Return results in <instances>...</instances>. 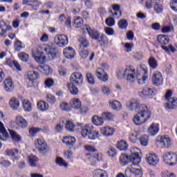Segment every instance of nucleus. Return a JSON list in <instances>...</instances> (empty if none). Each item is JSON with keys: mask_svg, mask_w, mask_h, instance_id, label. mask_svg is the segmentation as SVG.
Instances as JSON below:
<instances>
[{"mask_svg": "<svg viewBox=\"0 0 177 177\" xmlns=\"http://www.w3.org/2000/svg\"><path fill=\"white\" fill-rule=\"evenodd\" d=\"M127 106L130 110H134L137 113L133 118L136 125H142V124H145V122H147L148 120H150L151 112L149 111L146 105L140 104L138 101H130L127 102Z\"/></svg>", "mask_w": 177, "mask_h": 177, "instance_id": "1", "label": "nucleus"}, {"mask_svg": "<svg viewBox=\"0 0 177 177\" xmlns=\"http://www.w3.org/2000/svg\"><path fill=\"white\" fill-rule=\"evenodd\" d=\"M39 48L42 51L37 50V53L34 54L35 59L37 63L44 64V63L46 62V56H45V53L46 55H50L52 57H56L55 48H52L50 46L46 44L42 45Z\"/></svg>", "mask_w": 177, "mask_h": 177, "instance_id": "2", "label": "nucleus"}, {"mask_svg": "<svg viewBox=\"0 0 177 177\" xmlns=\"http://www.w3.org/2000/svg\"><path fill=\"white\" fill-rule=\"evenodd\" d=\"M82 84H84V76L82 73L80 72L72 73L70 77V83L67 84L68 91L71 95L75 96V95H78V88L77 86H81Z\"/></svg>", "mask_w": 177, "mask_h": 177, "instance_id": "3", "label": "nucleus"}, {"mask_svg": "<svg viewBox=\"0 0 177 177\" xmlns=\"http://www.w3.org/2000/svg\"><path fill=\"white\" fill-rule=\"evenodd\" d=\"M120 164L121 165H127L129 162H132L133 165H138L140 161V156L137 152H133L131 155L122 154L119 158Z\"/></svg>", "mask_w": 177, "mask_h": 177, "instance_id": "4", "label": "nucleus"}, {"mask_svg": "<svg viewBox=\"0 0 177 177\" xmlns=\"http://www.w3.org/2000/svg\"><path fill=\"white\" fill-rule=\"evenodd\" d=\"M136 73L135 72V69H132L131 68H127L125 70L121 69L118 72V78L120 80H122V78H126L127 81L129 82H135V75Z\"/></svg>", "mask_w": 177, "mask_h": 177, "instance_id": "5", "label": "nucleus"}, {"mask_svg": "<svg viewBox=\"0 0 177 177\" xmlns=\"http://www.w3.org/2000/svg\"><path fill=\"white\" fill-rule=\"evenodd\" d=\"M147 66L146 65L140 64L137 66V80L138 84H144L147 80Z\"/></svg>", "mask_w": 177, "mask_h": 177, "instance_id": "6", "label": "nucleus"}, {"mask_svg": "<svg viewBox=\"0 0 177 177\" xmlns=\"http://www.w3.org/2000/svg\"><path fill=\"white\" fill-rule=\"evenodd\" d=\"M35 146L41 154H46L49 151V147H48V144L43 138H39L35 140Z\"/></svg>", "mask_w": 177, "mask_h": 177, "instance_id": "7", "label": "nucleus"}, {"mask_svg": "<svg viewBox=\"0 0 177 177\" xmlns=\"http://www.w3.org/2000/svg\"><path fill=\"white\" fill-rule=\"evenodd\" d=\"M162 157L164 162L170 166L175 165L177 162V155L174 152H166Z\"/></svg>", "mask_w": 177, "mask_h": 177, "instance_id": "8", "label": "nucleus"}, {"mask_svg": "<svg viewBox=\"0 0 177 177\" xmlns=\"http://www.w3.org/2000/svg\"><path fill=\"white\" fill-rule=\"evenodd\" d=\"M54 42L57 46L64 48L68 44V37L66 35H58L55 37Z\"/></svg>", "mask_w": 177, "mask_h": 177, "instance_id": "9", "label": "nucleus"}, {"mask_svg": "<svg viewBox=\"0 0 177 177\" xmlns=\"http://www.w3.org/2000/svg\"><path fill=\"white\" fill-rule=\"evenodd\" d=\"M143 172L140 169L133 167H127L124 171V176L126 177H142Z\"/></svg>", "mask_w": 177, "mask_h": 177, "instance_id": "10", "label": "nucleus"}, {"mask_svg": "<svg viewBox=\"0 0 177 177\" xmlns=\"http://www.w3.org/2000/svg\"><path fill=\"white\" fill-rule=\"evenodd\" d=\"M145 160L152 167H156L160 162L158 156L154 153H149L147 154Z\"/></svg>", "mask_w": 177, "mask_h": 177, "instance_id": "11", "label": "nucleus"}, {"mask_svg": "<svg viewBox=\"0 0 177 177\" xmlns=\"http://www.w3.org/2000/svg\"><path fill=\"white\" fill-rule=\"evenodd\" d=\"M151 81L152 84L155 86H160V85H162V81H164V80L162 79V74H161V72H154L152 75Z\"/></svg>", "mask_w": 177, "mask_h": 177, "instance_id": "12", "label": "nucleus"}, {"mask_svg": "<svg viewBox=\"0 0 177 177\" xmlns=\"http://www.w3.org/2000/svg\"><path fill=\"white\" fill-rule=\"evenodd\" d=\"M84 30L87 31L89 37L92 38V39H99L100 37V32L96 29L91 28L89 26L86 25L84 26Z\"/></svg>", "mask_w": 177, "mask_h": 177, "instance_id": "13", "label": "nucleus"}, {"mask_svg": "<svg viewBox=\"0 0 177 177\" xmlns=\"http://www.w3.org/2000/svg\"><path fill=\"white\" fill-rule=\"evenodd\" d=\"M95 74L97 78L101 81H103L104 82L109 81V75L104 71V69L100 68H97L95 71Z\"/></svg>", "mask_w": 177, "mask_h": 177, "instance_id": "14", "label": "nucleus"}, {"mask_svg": "<svg viewBox=\"0 0 177 177\" xmlns=\"http://www.w3.org/2000/svg\"><path fill=\"white\" fill-rule=\"evenodd\" d=\"M77 127H80L82 129V136L83 138H86V136H89L90 132H92L93 129V126L91 124L86 125L84 128H82L83 125L81 123L77 124Z\"/></svg>", "mask_w": 177, "mask_h": 177, "instance_id": "15", "label": "nucleus"}, {"mask_svg": "<svg viewBox=\"0 0 177 177\" xmlns=\"http://www.w3.org/2000/svg\"><path fill=\"white\" fill-rule=\"evenodd\" d=\"M158 142H160L162 147H166L167 149H169V147H171V145H172L171 138H169V137L167 136H160Z\"/></svg>", "mask_w": 177, "mask_h": 177, "instance_id": "16", "label": "nucleus"}, {"mask_svg": "<svg viewBox=\"0 0 177 177\" xmlns=\"http://www.w3.org/2000/svg\"><path fill=\"white\" fill-rule=\"evenodd\" d=\"M4 89L6 92H12L15 89V85L13 84V80L11 77H8L3 82Z\"/></svg>", "mask_w": 177, "mask_h": 177, "instance_id": "17", "label": "nucleus"}, {"mask_svg": "<svg viewBox=\"0 0 177 177\" xmlns=\"http://www.w3.org/2000/svg\"><path fill=\"white\" fill-rule=\"evenodd\" d=\"M64 55L66 59H74L75 56V50L73 47H66L64 49Z\"/></svg>", "mask_w": 177, "mask_h": 177, "instance_id": "18", "label": "nucleus"}, {"mask_svg": "<svg viewBox=\"0 0 177 177\" xmlns=\"http://www.w3.org/2000/svg\"><path fill=\"white\" fill-rule=\"evenodd\" d=\"M8 136L9 134L5 128V125H3V123L0 122V140L5 142V140L8 139Z\"/></svg>", "mask_w": 177, "mask_h": 177, "instance_id": "19", "label": "nucleus"}, {"mask_svg": "<svg viewBox=\"0 0 177 177\" xmlns=\"http://www.w3.org/2000/svg\"><path fill=\"white\" fill-rule=\"evenodd\" d=\"M100 133L104 136H113L114 135V128L109 126L101 128Z\"/></svg>", "mask_w": 177, "mask_h": 177, "instance_id": "20", "label": "nucleus"}, {"mask_svg": "<svg viewBox=\"0 0 177 177\" xmlns=\"http://www.w3.org/2000/svg\"><path fill=\"white\" fill-rule=\"evenodd\" d=\"M15 124H17L18 127H21V128H27V125H28L27 120L22 116L16 117Z\"/></svg>", "mask_w": 177, "mask_h": 177, "instance_id": "21", "label": "nucleus"}, {"mask_svg": "<svg viewBox=\"0 0 177 177\" xmlns=\"http://www.w3.org/2000/svg\"><path fill=\"white\" fill-rule=\"evenodd\" d=\"M39 77V74L38 73V72L31 71L28 73L26 79L30 82H31V84H33L34 81H35V80H37Z\"/></svg>", "mask_w": 177, "mask_h": 177, "instance_id": "22", "label": "nucleus"}, {"mask_svg": "<svg viewBox=\"0 0 177 177\" xmlns=\"http://www.w3.org/2000/svg\"><path fill=\"white\" fill-rule=\"evenodd\" d=\"M38 70L44 75H50L52 74V68L48 65H41L38 67Z\"/></svg>", "mask_w": 177, "mask_h": 177, "instance_id": "23", "label": "nucleus"}, {"mask_svg": "<svg viewBox=\"0 0 177 177\" xmlns=\"http://www.w3.org/2000/svg\"><path fill=\"white\" fill-rule=\"evenodd\" d=\"M62 142L66 145V146H74L77 142V140H75V138L68 136L64 137Z\"/></svg>", "mask_w": 177, "mask_h": 177, "instance_id": "24", "label": "nucleus"}, {"mask_svg": "<svg viewBox=\"0 0 177 177\" xmlns=\"http://www.w3.org/2000/svg\"><path fill=\"white\" fill-rule=\"evenodd\" d=\"M158 131H160V129L158 128V124L156 123H152L148 129V132L149 135H151V136H154L155 135H157V133H158Z\"/></svg>", "mask_w": 177, "mask_h": 177, "instance_id": "25", "label": "nucleus"}, {"mask_svg": "<svg viewBox=\"0 0 177 177\" xmlns=\"http://www.w3.org/2000/svg\"><path fill=\"white\" fill-rule=\"evenodd\" d=\"M103 117L99 116V115H94L91 121L93 122V124H94V125H97V127H102V125H103V124L104 123V121L103 120Z\"/></svg>", "mask_w": 177, "mask_h": 177, "instance_id": "26", "label": "nucleus"}, {"mask_svg": "<svg viewBox=\"0 0 177 177\" xmlns=\"http://www.w3.org/2000/svg\"><path fill=\"white\" fill-rule=\"evenodd\" d=\"M158 42L162 46L168 45L169 44V37L165 35H159L158 36Z\"/></svg>", "mask_w": 177, "mask_h": 177, "instance_id": "27", "label": "nucleus"}, {"mask_svg": "<svg viewBox=\"0 0 177 177\" xmlns=\"http://www.w3.org/2000/svg\"><path fill=\"white\" fill-rule=\"evenodd\" d=\"M10 106L12 110H17L20 106V102L17 98L13 97L10 100Z\"/></svg>", "mask_w": 177, "mask_h": 177, "instance_id": "28", "label": "nucleus"}, {"mask_svg": "<svg viewBox=\"0 0 177 177\" xmlns=\"http://www.w3.org/2000/svg\"><path fill=\"white\" fill-rule=\"evenodd\" d=\"M6 154L9 157H15V160H16L17 161L19 160V157L16 156L19 154V149H7L6 151Z\"/></svg>", "mask_w": 177, "mask_h": 177, "instance_id": "29", "label": "nucleus"}, {"mask_svg": "<svg viewBox=\"0 0 177 177\" xmlns=\"http://www.w3.org/2000/svg\"><path fill=\"white\" fill-rule=\"evenodd\" d=\"M116 147L118 150L125 151V150H128V143L124 140H120L117 142Z\"/></svg>", "mask_w": 177, "mask_h": 177, "instance_id": "30", "label": "nucleus"}, {"mask_svg": "<svg viewBox=\"0 0 177 177\" xmlns=\"http://www.w3.org/2000/svg\"><path fill=\"white\" fill-rule=\"evenodd\" d=\"M28 162L30 167H32V168H35V167H37V162L39 160L38 157L34 156V155H30L28 158Z\"/></svg>", "mask_w": 177, "mask_h": 177, "instance_id": "31", "label": "nucleus"}, {"mask_svg": "<svg viewBox=\"0 0 177 177\" xmlns=\"http://www.w3.org/2000/svg\"><path fill=\"white\" fill-rule=\"evenodd\" d=\"M156 93L157 90L150 88H145L142 91V94L144 96H154Z\"/></svg>", "mask_w": 177, "mask_h": 177, "instance_id": "32", "label": "nucleus"}, {"mask_svg": "<svg viewBox=\"0 0 177 177\" xmlns=\"http://www.w3.org/2000/svg\"><path fill=\"white\" fill-rule=\"evenodd\" d=\"M0 28L2 31V32L0 33L1 37H3L5 34H6L7 31L9 30H12V26H7L5 21H1L0 22Z\"/></svg>", "mask_w": 177, "mask_h": 177, "instance_id": "33", "label": "nucleus"}, {"mask_svg": "<svg viewBox=\"0 0 177 177\" xmlns=\"http://www.w3.org/2000/svg\"><path fill=\"white\" fill-rule=\"evenodd\" d=\"M166 104V107L169 109H175L177 106V98H169Z\"/></svg>", "mask_w": 177, "mask_h": 177, "instance_id": "34", "label": "nucleus"}, {"mask_svg": "<svg viewBox=\"0 0 177 177\" xmlns=\"http://www.w3.org/2000/svg\"><path fill=\"white\" fill-rule=\"evenodd\" d=\"M37 107L41 111H46L49 109V104L45 101H39L37 103Z\"/></svg>", "mask_w": 177, "mask_h": 177, "instance_id": "35", "label": "nucleus"}, {"mask_svg": "<svg viewBox=\"0 0 177 177\" xmlns=\"http://www.w3.org/2000/svg\"><path fill=\"white\" fill-rule=\"evenodd\" d=\"M65 122V128L69 132H74V129H75V125L73 122L70 120H64Z\"/></svg>", "mask_w": 177, "mask_h": 177, "instance_id": "36", "label": "nucleus"}, {"mask_svg": "<svg viewBox=\"0 0 177 177\" xmlns=\"http://www.w3.org/2000/svg\"><path fill=\"white\" fill-rule=\"evenodd\" d=\"M109 106L110 107H111V109H113V110L118 111V110H121V108H122L121 102L117 100L110 102Z\"/></svg>", "mask_w": 177, "mask_h": 177, "instance_id": "37", "label": "nucleus"}, {"mask_svg": "<svg viewBox=\"0 0 177 177\" xmlns=\"http://www.w3.org/2000/svg\"><path fill=\"white\" fill-rule=\"evenodd\" d=\"M26 48V45L24 43L21 42V41L17 39L15 42V50L17 52H20L21 49H24Z\"/></svg>", "mask_w": 177, "mask_h": 177, "instance_id": "38", "label": "nucleus"}, {"mask_svg": "<svg viewBox=\"0 0 177 177\" xmlns=\"http://www.w3.org/2000/svg\"><path fill=\"white\" fill-rule=\"evenodd\" d=\"M79 42H80V49H83V48H88L89 47V41L86 39L85 37H81L79 39Z\"/></svg>", "mask_w": 177, "mask_h": 177, "instance_id": "39", "label": "nucleus"}, {"mask_svg": "<svg viewBox=\"0 0 177 177\" xmlns=\"http://www.w3.org/2000/svg\"><path fill=\"white\" fill-rule=\"evenodd\" d=\"M10 135L15 142H20L21 140V137L20 135L17 134V133L13 130H9Z\"/></svg>", "mask_w": 177, "mask_h": 177, "instance_id": "40", "label": "nucleus"}, {"mask_svg": "<svg viewBox=\"0 0 177 177\" xmlns=\"http://www.w3.org/2000/svg\"><path fill=\"white\" fill-rule=\"evenodd\" d=\"M71 107L75 110L81 109V101L78 98H73L72 100Z\"/></svg>", "mask_w": 177, "mask_h": 177, "instance_id": "41", "label": "nucleus"}, {"mask_svg": "<svg viewBox=\"0 0 177 177\" xmlns=\"http://www.w3.org/2000/svg\"><path fill=\"white\" fill-rule=\"evenodd\" d=\"M101 115L103 120H107V121H111L114 119V114L111 112H103Z\"/></svg>", "mask_w": 177, "mask_h": 177, "instance_id": "42", "label": "nucleus"}, {"mask_svg": "<svg viewBox=\"0 0 177 177\" xmlns=\"http://www.w3.org/2000/svg\"><path fill=\"white\" fill-rule=\"evenodd\" d=\"M141 146L146 147L149 145V137L147 135L142 136L139 139Z\"/></svg>", "mask_w": 177, "mask_h": 177, "instance_id": "43", "label": "nucleus"}, {"mask_svg": "<svg viewBox=\"0 0 177 177\" xmlns=\"http://www.w3.org/2000/svg\"><path fill=\"white\" fill-rule=\"evenodd\" d=\"M153 9L156 13H162V11L164 10V6L160 3V1H158L157 3H155Z\"/></svg>", "mask_w": 177, "mask_h": 177, "instance_id": "44", "label": "nucleus"}, {"mask_svg": "<svg viewBox=\"0 0 177 177\" xmlns=\"http://www.w3.org/2000/svg\"><path fill=\"white\" fill-rule=\"evenodd\" d=\"M55 163L59 167H64L65 168H67V167H68V164L66 162V161H64L62 158L60 157H57L55 160Z\"/></svg>", "mask_w": 177, "mask_h": 177, "instance_id": "45", "label": "nucleus"}, {"mask_svg": "<svg viewBox=\"0 0 177 177\" xmlns=\"http://www.w3.org/2000/svg\"><path fill=\"white\" fill-rule=\"evenodd\" d=\"M18 57L21 60L22 62H27L28 60H30V55L28 54L24 53V52H21L18 54Z\"/></svg>", "mask_w": 177, "mask_h": 177, "instance_id": "46", "label": "nucleus"}, {"mask_svg": "<svg viewBox=\"0 0 177 177\" xmlns=\"http://www.w3.org/2000/svg\"><path fill=\"white\" fill-rule=\"evenodd\" d=\"M148 63L149 64V67L151 68H157V66H158V63L157 62V60L153 57H151L149 60Z\"/></svg>", "mask_w": 177, "mask_h": 177, "instance_id": "47", "label": "nucleus"}, {"mask_svg": "<svg viewBox=\"0 0 177 177\" xmlns=\"http://www.w3.org/2000/svg\"><path fill=\"white\" fill-rule=\"evenodd\" d=\"M93 177H104L106 176V171L103 169H97L93 172Z\"/></svg>", "mask_w": 177, "mask_h": 177, "instance_id": "48", "label": "nucleus"}, {"mask_svg": "<svg viewBox=\"0 0 177 177\" xmlns=\"http://www.w3.org/2000/svg\"><path fill=\"white\" fill-rule=\"evenodd\" d=\"M99 136H100L99 131H93V130H92V131H90L88 138L91 140H95V139H97V138H99Z\"/></svg>", "mask_w": 177, "mask_h": 177, "instance_id": "49", "label": "nucleus"}, {"mask_svg": "<svg viewBox=\"0 0 177 177\" xmlns=\"http://www.w3.org/2000/svg\"><path fill=\"white\" fill-rule=\"evenodd\" d=\"M86 78L87 80V82L90 85H95V77H93V75L91 73H87L86 74Z\"/></svg>", "mask_w": 177, "mask_h": 177, "instance_id": "50", "label": "nucleus"}, {"mask_svg": "<svg viewBox=\"0 0 177 177\" xmlns=\"http://www.w3.org/2000/svg\"><path fill=\"white\" fill-rule=\"evenodd\" d=\"M24 110L25 111H31V102H28V100H24L22 102Z\"/></svg>", "mask_w": 177, "mask_h": 177, "instance_id": "51", "label": "nucleus"}, {"mask_svg": "<svg viewBox=\"0 0 177 177\" xmlns=\"http://www.w3.org/2000/svg\"><path fill=\"white\" fill-rule=\"evenodd\" d=\"M59 107L62 111H71V106L67 102H62Z\"/></svg>", "mask_w": 177, "mask_h": 177, "instance_id": "52", "label": "nucleus"}, {"mask_svg": "<svg viewBox=\"0 0 177 177\" xmlns=\"http://www.w3.org/2000/svg\"><path fill=\"white\" fill-rule=\"evenodd\" d=\"M118 26L119 28H121L122 30H125V28L128 27V21H127V19L120 20L118 22Z\"/></svg>", "mask_w": 177, "mask_h": 177, "instance_id": "53", "label": "nucleus"}, {"mask_svg": "<svg viewBox=\"0 0 177 177\" xmlns=\"http://www.w3.org/2000/svg\"><path fill=\"white\" fill-rule=\"evenodd\" d=\"M105 23H106V26H108V27H113L115 24V20H114L113 19V17H109L106 19Z\"/></svg>", "mask_w": 177, "mask_h": 177, "instance_id": "54", "label": "nucleus"}, {"mask_svg": "<svg viewBox=\"0 0 177 177\" xmlns=\"http://www.w3.org/2000/svg\"><path fill=\"white\" fill-rule=\"evenodd\" d=\"M162 32L164 34H167L168 32H171V31H174V26L172 25L170 26H165L161 29Z\"/></svg>", "mask_w": 177, "mask_h": 177, "instance_id": "55", "label": "nucleus"}, {"mask_svg": "<svg viewBox=\"0 0 177 177\" xmlns=\"http://www.w3.org/2000/svg\"><path fill=\"white\" fill-rule=\"evenodd\" d=\"M138 135H139V133H138V131H133L130 134L129 140L131 141L132 143H135V142L138 140Z\"/></svg>", "mask_w": 177, "mask_h": 177, "instance_id": "56", "label": "nucleus"}, {"mask_svg": "<svg viewBox=\"0 0 177 177\" xmlns=\"http://www.w3.org/2000/svg\"><path fill=\"white\" fill-rule=\"evenodd\" d=\"M74 24L75 25V27L78 28L79 27H81L82 24H84V20L81 17H77L74 20Z\"/></svg>", "mask_w": 177, "mask_h": 177, "instance_id": "57", "label": "nucleus"}, {"mask_svg": "<svg viewBox=\"0 0 177 177\" xmlns=\"http://www.w3.org/2000/svg\"><path fill=\"white\" fill-rule=\"evenodd\" d=\"M46 99L47 102H48V103H50L51 104H55V103L57 102L56 97L54 95H52V94H47Z\"/></svg>", "mask_w": 177, "mask_h": 177, "instance_id": "58", "label": "nucleus"}, {"mask_svg": "<svg viewBox=\"0 0 177 177\" xmlns=\"http://www.w3.org/2000/svg\"><path fill=\"white\" fill-rule=\"evenodd\" d=\"M132 48H133V43H125L124 46V51L127 53H129V52H132Z\"/></svg>", "mask_w": 177, "mask_h": 177, "instance_id": "59", "label": "nucleus"}, {"mask_svg": "<svg viewBox=\"0 0 177 177\" xmlns=\"http://www.w3.org/2000/svg\"><path fill=\"white\" fill-rule=\"evenodd\" d=\"M89 55V51L88 50H85L84 48H80V55L82 59H86L88 55Z\"/></svg>", "mask_w": 177, "mask_h": 177, "instance_id": "60", "label": "nucleus"}, {"mask_svg": "<svg viewBox=\"0 0 177 177\" xmlns=\"http://www.w3.org/2000/svg\"><path fill=\"white\" fill-rule=\"evenodd\" d=\"M108 156L109 157H115L117 156V151H115V148L113 147H110L109 148V151H107Z\"/></svg>", "mask_w": 177, "mask_h": 177, "instance_id": "61", "label": "nucleus"}, {"mask_svg": "<svg viewBox=\"0 0 177 177\" xmlns=\"http://www.w3.org/2000/svg\"><path fill=\"white\" fill-rule=\"evenodd\" d=\"M102 92L104 95H106V96H109L110 93H111V88L107 86H103L102 88Z\"/></svg>", "mask_w": 177, "mask_h": 177, "instance_id": "62", "label": "nucleus"}, {"mask_svg": "<svg viewBox=\"0 0 177 177\" xmlns=\"http://www.w3.org/2000/svg\"><path fill=\"white\" fill-rule=\"evenodd\" d=\"M41 131V129L36 128V127H32L29 129V133L31 135V136H35L36 133H38Z\"/></svg>", "mask_w": 177, "mask_h": 177, "instance_id": "63", "label": "nucleus"}, {"mask_svg": "<svg viewBox=\"0 0 177 177\" xmlns=\"http://www.w3.org/2000/svg\"><path fill=\"white\" fill-rule=\"evenodd\" d=\"M170 7L173 10L177 12V0H172L170 2Z\"/></svg>", "mask_w": 177, "mask_h": 177, "instance_id": "64", "label": "nucleus"}]
</instances>
